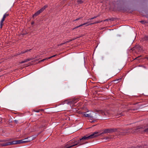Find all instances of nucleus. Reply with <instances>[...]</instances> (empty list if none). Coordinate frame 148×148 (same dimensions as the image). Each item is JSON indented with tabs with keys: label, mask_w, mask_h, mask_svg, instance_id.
<instances>
[{
	"label": "nucleus",
	"mask_w": 148,
	"mask_h": 148,
	"mask_svg": "<svg viewBox=\"0 0 148 148\" xmlns=\"http://www.w3.org/2000/svg\"><path fill=\"white\" fill-rule=\"evenodd\" d=\"M98 132H95L91 135L89 136L86 135L83 136L81 138L78 140V141H79V145H82L87 143L88 142H86L85 141L86 140L96 137L99 135H98Z\"/></svg>",
	"instance_id": "obj_1"
},
{
	"label": "nucleus",
	"mask_w": 148,
	"mask_h": 148,
	"mask_svg": "<svg viewBox=\"0 0 148 148\" xmlns=\"http://www.w3.org/2000/svg\"><path fill=\"white\" fill-rule=\"evenodd\" d=\"M123 130L120 129H116L115 128H107L106 129L104 130L103 132H102L101 134H106L107 133H110L115 132H120L119 133V134L122 135H125L126 134L127 132H123Z\"/></svg>",
	"instance_id": "obj_2"
},
{
	"label": "nucleus",
	"mask_w": 148,
	"mask_h": 148,
	"mask_svg": "<svg viewBox=\"0 0 148 148\" xmlns=\"http://www.w3.org/2000/svg\"><path fill=\"white\" fill-rule=\"evenodd\" d=\"M77 145H79V141H78V140H71L67 143V144L65 146L64 148H70Z\"/></svg>",
	"instance_id": "obj_3"
},
{
	"label": "nucleus",
	"mask_w": 148,
	"mask_h": 148,
	"mask_svg": "<svg viewBox=\"0 0 148 148\" xmlns=\"http://www.w3.org/2000/svg\"><path fill=\"white\" fill-rule=\"evenodd\" d=\"M14 141L15 140H13L12 141L8 142L7 140H0V146L1 147H3L15 144V143L14 142Z\"/></svg>",
	"instance_id": "obj_4"
},
{
	"label": "nucleus",
	"mask_w": 148,
	"mask_h": 148,
	"mask_svg": "<svg viewBox=\"0 0 148 148\" xmlns=\"http://www.w3.org/2000/svg\"><path fill=\"white\" fill-rule=\"evenodd\" d=\"M78 101V98H75L72 99L66 100L64 101V103L63 104L65 103H67L68 104H74L77 102Z\"/></svg>",
	"instance_id": "obj_5"
},
{
	"label": "nucleus",
	"mask_w": 148,
	"mask_h": 148,
	"mask_svg": "<svg viewBox=\"0 0 148 148\" xmlns=\"http://www.w3.org/2000/svg\"><path fill=\"white\" fill-rule=\"evenodd\" d=\"M28 138H25V139L23 140H15V141L14 142H15V144H19L21 143H27L28 142H29L31 141V140H32L33 139H31V140H27Z\"/></svg>",
	"instance_id": "obj_6"
},
{
	"label": "nucleus",
	"mask_w": 148,
	"mask_h": 148,
	"mask_svg": "<svg viewBox=\"0 0 148 148\" xmlns=\"http://www.w3.org/2000/svg\"><path fill=\"white\" fill-rule=\"evenodd\" d=\"M47 5L44 6L42 8H41L40 10L37 11L33 15V17H36L37 16L39 15L40 13L42 12L47 7Z\"/></svg>",
	"instance_id": "obj_7"
},
{
	"label": "nucleus",
	"mask_w": 148,
	"mask_h": 148,
	"mask_svg": "<svg viewBox=\"0 0 148 148\" xmlns=\"http://www.w3.org/2000/svg\"><path fill=\"white\" fill-rule=\"evenodd\" d=\"M83 116L85 117H88L89 118V119L91 120V121H90L91 123H93L96 121V119L93 118L92 116H90L88 114H86L85 113L83 114Z\"/></svg>",
	"instance_id": "obj_8"
},
{
	"label": "nucleus",
	"mask_w": 148,
	"mask_h": 148,
	"mask_svg": "<svg viewBox=\"0 0 148 148\" xmlns=\"http://www.w3.org/2000/svg\"><path fill=\"white\" fill-rule=\"evenodd\" d=\"M9 15L8 13L7 12L5 13L4 15L3 16L0 21V28L1 29L3 25H4V23H3V21H5V19L6 18L7 16H8Z\"/></svg>",
	"instance_id": "obj_9"
},
{
	"label": "nucleus",
	"mask_w": 148,
	"mask_h": 148,
	"mask_svg": "<svg viewBox=\"0 0 148 148\" xmlns=\"http://www.w3.org/2000/svg\"><path fill=\"white\" fill-rule=\"evenodd\" d=\"M32 60V58H28L24 60L23 61L21 62V63H23L25 62H27L30 61L31 60Z\"/></svg>",
	"instance_id": "obj_10"
},
{
	"label": "nucleus",
	"mask_w": 148,
	"mask_h": 148,
	"mask_svg": "<svg viewBox=\"0 0 148 148\" xmlns=\"http://www.w3.org/2000/svg\"><path fill=\"white\" fill-rule=\"evenodd\" d=\"M135 48L136 49L138 50L139 51H141L142 50V47H140V46L139 45H137L136 46Z\"/></svg>",
	"instance_id": "obj_11"
},
{
	"label": "nucleus",
	"mask_w": 148,
	"mask_h": 148,
	"mask_svg": "<svg viewBox=\"0 0 148 148\" xmlns=\"http://www.w3.org/2000/svg\"><path fill=\"white\" fill-rule=\"evenodd\" d=\"M30 50H31V49H30L29 50H25V51H21L20 53H19L18 54H17L16 55H20V54H23V53H25L28 51H30Z\"/></svg>",
	"instance_id": "obj_12"
},
{
	"label": "nucleus",
	"mask_w": 148,
	"mask_h": 148,
	"mask_svg": "<svg viewBox=\"0 0 148 148\" xmlns=\"http://www.w3.org/2000/svg\"><path fill=\"white\" fill-rule=\"evenodd\" d=\"M142 39L143 41L148 40V36H145L144 37H143L142 38Z\"/></svg>",
	"instance_id": "obj_13"
},
{
	"label": "nucleus",
	"mask_w": 148,
	"mask_h": 148,
	"mask_svg": "<svg viewBox=\"0 0 148 148\" xmlns=\"http://www.w3.org/2000/svg\"><path fill=\"white\" fill-rule=\"evenodd\" d=\"M87 23H84L83 24H81V25H80L79 26H77L75 27L74 28H73V29H72V30H74L75 29H77V28H78V27H81V26H82L83 25H84L86 24Z\"/></svg>",
	"instance_id": "obj_14"
},
{
	"label": "nucleus",
	"mask_w": 148,
	"mask_h": 148,
	"mask_svg": "<svg viewBox=\"0 0 148 148\" xmlns=\"http://www.w3.org/2000/svg\"><path fill=\"white\" fill-rule=\"evenodd\" d=\"M140 22L142 24H145V23H147L146 21H141Z\"/></svg>",
	"instance_id": "obj_15"
},
{
	"label": "nucleus",
	"mask_w": 148,
	"mask_h": 148,
	"mask_svg": "<svg viewBox=\"0 0 148 148\" xmlns=\"http://www.w3.org/2000/svg\"><path fill=\"white\" fill-rule=\"evenodd\" d=\"M102 21H96V22H95V23H91V24H97V23H100L101 22H102Z\"/></svg>",
	"instance_id": "obj_16"
},
{
	"label": "nucleus",
	"mask_w": 148,
	"mask_h": 148,
	"mask_svg": "<svg viewBox=\"0 0 148 148\" xmlns=\"http://www.w3.org/2000/svg\"><path fill=\"white\" fill-rule=\"evenodd\" d=\"M115 116H123V115L122 114V113H120L119 114H117L116 115H115Z\"/></svg>",
	"instance_id": "obj_17"
},
{
	"label": "nucleus",
	"mask_w": 148,
	"mask_h": 148,
	"mask_svg": "<svg viewBox=\"0 0 148 148\" xmlns=\"http://www.w3.org/2000/svg\"><path fill=\"white\" fill-rule=\"evenodd\" d=\"M75 39H76V38H75V39H70L68 41H66V42H66V43H67L68 42H71V41H72V40H75Z\"/></svg>",
	"instance_id": "obj_18"
},
{
	"label": "nucleus",
	"mask_w": 148,
	"mask_h": 148,
	"mask_svg": "<svg viewBox=\"0 0 148 148\" xmlns=\"http://www.w3.org/2000/svg\"><path fill=\"white\" fill-rule=\"evenodd\" d=\"M48 59H47V58H46L44 59L39 61V62H43L44 61H45V60H48Z\"/></svg>",
	"instance_id": "obj_19"
},
{
	"label": "nucleus",
	"mask_w": 148,
	"mask_h": 148,
	"mask_svg": "<svg viewBox=\"0 0 148 148\" xmlns=\"http://www.w3.org/2000/svg\"><path fill=\"white\" fill-rule=\"evenodd\" d=\"M66 42H64V43H61L60 44H58V46H61V45H62L63 44H66Z\"/></svg>",
	"instance_id": "obj_20"
},
{
	"label": "nucleus",
	"mask_w": 148,
	"mask_h": 148,
	"mask_svg": "<svg viewBox=\"0 0 148 148\" xmlns=\"http://www.w3.org/2000/svg\"><path fill=\"white\" fill-rule=\"evenodd\" d=\"M56 55H53V56H51V57H49L47 59H51V58H52L53 57H54L56 56Z\"/></svg>",
	"instance_id": "obj_21"
},
{
	"label": "nucleus",
	"mask_w": 148,
	"mask_h": 148,
	"mask_svg": "<svg viewBox=\"0 0 148 148\" xmlns=\"http://www.w3.org/2000/svg\"><path fill=\"white\" fill-rule=\"evenodd\" d=\"M95 16L93 17H92V18H90V20H92V19H93L94 18H96L98 16Z\"/></svg>",
	"instance_id": "obj_22"
},
{
	"label": "nucleus",
	"mask_w": 148,
	"mask_h": 148,
	"mask_svg": "<svg viewBox=\"0 0 148 148\" xmlns=\"http://www.w3.org/2000/svg\"><path fill=\"white\" fill-rule=\"evenodd\" d=\"M82 18H83L82 17H80V18H78L74 20V21L79 20L80 19Z\"/></svg>",
	"instance_id": "obj_23"
},
{
	"label": "nucleus",
	"mask_w": 148,
	"mask_h": 148,
	"mask_svg": "<svg viewBox=\"0 0 148 148\" xmlns=\"http://www.w3.org/2000/svg\"><path fill=\"white\" fill-rule=\"evenodd\" d=\"M144 131L145 132H148V128L145 130Z\"/></svg>",
	"instance_id": "obj_24"
},
{
	"label": "nucleus",
	"mask_w": 148,
	"mask_h": 148,
	"mask_svg": "<svg viewBox=\"0 0 148 148\" xmlns=\"http://www.w3.org/2000/svg\"><path fill=\"white\" fill-rule=\"evenodd\" d=\"M40 110H36L35 111L36 112H39Z\"/></svg>",
	"instance_id": "obj_25"
},
{
	"label": "nucleus",
	"mask_w": 148,
	"mask_h": 148,
	"mask_svg": "<svg viewBox=\"0 0 148 148\" xmlns=\"http://www.w3.org/2000/svg\"><path fill=\"white\" fill-rule=\"evenodd\" d=\"M14 122L16 124L18 123V121L15 120L14 121Z\"/></svg>",
	"instance_id": "obj_26"
},
{
	"label": "nucleus",
	"mask_w": 148,
	"mask_h": 148,
	"mask_svg": "<svg viewBox=\"0 0 148 148\" xmlns=\"http://www.w3.org/2000/svg\"><path fill=\"white\" fill-rule=\"evenodd\" d=\"M130 130V129H129V128H127L125 129V130L126 131H129V130Z\"/></svg>",
	"instance_id": "obj_27"
},
{
	"label": "nucleus",
	"mask_w": 148,
	"mask_h": 148,
	"mask_svg": "<svg viewBox=\"0 0 148 148\" xmlns=\"http://www.w3.org/2000/svg\"><path fill=\"white\" fill-rule=\"evenodd\" d=\"M138 108H135V109H132V110H137Z\"/></svg>",
	"instance_id": "obj_28"
},
{
	"label": "nucleus",
	"mask_w": 148,
	"mask_h": 148,
	"mask_svg": "<svg viewBox=\"0 0 148 148\" xmlns=\"http://www.w3.org/2000/svg\"><path fill=\"white\" fill-rule=\"evenodd\" d=\"M109 19H106V20H104V21H109Z\"/></svg>",
	"instance_id": "obj_29"
},
{
	"label": "nucleus",
	"mask_w": 148,
	"mask_h": 148,
	"mask_svg": "<svg viewBox=\"0 0 148 148\" xmlns=\"http://www.w3.org/2000/svg\"><path fill=\"white\" fill-rule=\"evenodd\" d=\"M140 128H137V129H135V130L137 131V130H138L139 129H140Z\"/></svg>",
	"instance_id": "obj_30"
},
{
	"label": "nucleus",
	"mask_w": 148,
	"mask_h": 148,
	"mask_svg": "<svg viewBox=\"0 0 148 148\" xmlns=\"http://www.w3.org/2000/svg\"><path fill=\"white\" fill-rule=\"evenodd\" d=\"M139 57H137V58H135V60L136 59L138 58H139Z\"/></svg>",
	"instance_id": "obj_31"
},
{
	"label": "nucleus",
	"mask_w": 148,
	"mask_h": 148,
	"mask_svg": "<svg viewBox=\"0 0 148 148\" xmlns=\"http://www.w3.org/2000/svg\"><path fill=\"white\" fill-rule=\"evenodd\" d=\"M76 38H76H74L73 39H75Z\"/></svg>",
	"instance_id": "obj_32"
}]
</instances>
